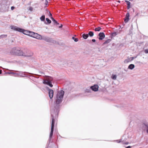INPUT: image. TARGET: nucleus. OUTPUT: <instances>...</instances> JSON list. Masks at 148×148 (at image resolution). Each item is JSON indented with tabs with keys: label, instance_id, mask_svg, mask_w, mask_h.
<instances>
[{
	"label": "nucleus",
	"instance_id": "nucleus-1",
	"mask_svg": "<svg viewBox=\"0 0 148 148\" xmlns=\"http://www.w3.org/2000/svg\"><path fill=\"white\" fill-rule=\"evenodd\" d=\"M64 91L61 90L58 91L57 94V99L56 101V105L55 107V109L51 110V114L52 119V121L51 125V132L50 133L49 140L51 138L53 133V129L54 124V115L55 114V115L57 114L59 111L60 104L62 101L64 94Z\"/></svg>",
	"mask_w": 148,
	"mask_h": 148
},
{
	"label": "nucleus",
	"instance_id": "nucleus-2",
	"mask_svg": "<svg viewBox=\"0 0 148 148\" xmlns=\"http://www.w3.org/2000/svg\"><path fill=\"white\" fill-rule=\"evenodd\" d=\"M10 53L11 54L13 55H18L19 56H23L27 57H30L32 56V53L31 55H26L23 53L22 51L20 48L14 47L12 49Z\"/></svg>",
	"mask_w": 148,
	"mask_h": 148
},
{
	"label": "nucleus",
	"instance_id": "nucleus-3",
	"mask_svg": "<svg viewBox=\"0 0 148 148\" xmlns=\"http://www.w3.org/2000/svg\"><path fill=\"white\" fill-rule=\"evenodd\" d=\"M11 29H14V30L19 32H22L25 34L28 35V32L26 30H24L23 29L14 26H11Z\"/></svg>",
	"mask_w": 148,
	"mask_h": 148
},
{
	"label": "nucleus",
	"instance_id": "nucleus-4",
	"mask_svg": "<svg viewBox=\"0 0 148 148\" xmlns=\"http://www.w3.org/2000/svg\"><path fill=\"white\" fill-rule=\"evenodd\" d=\"M52 81V80L51 79H48L44 80H43V83L44 84H47L51 87H52L53 86V85L51 84Z\"/></svg>",
	"mask_w": 148,
	"mask_h": 148
},
{
	"label": "nucleus",
	"instance_id": "nucleus-5",
	"mask_svg": "<svg viewBox=\"0 0 148 148\" xmlns=\"http://www.w3.org/2000/svg\"><path fill=\"white\" fill-rule=\"evenodd\" d=\"M140 128L143 131L146 130L147 132V130L148 129V124L147 123H143L141 125Z\"/></svg>",
	"mask_w": 148,
	"mask_h": 148
},
{
	"label": "nucleus",
	"instance_id": "nucleus-6",
	"mask_svg": "<svg viewBox=\"0 0 148 148\" xmlns=\"http://www.w3.org/2000/svg\"><path fill=\"white\" fill-rule=\"evenodd\" d=\"M127 138H126L124 136H123L121 139V143L123 144L127 145L129 143L126 141Z\"/></svg>",
	"mask_w": 148,
	"mask_h": 148
},
{
	"label": "nucleus",
	"instance_id": "nucleus-7",
	"mask_svg": "<svg viewBox=\"0 0 148 148\" xmlns=\"http://www.w3.org/2000/svg\"><path fill=\"white\" fill-rule=\"evenodd\" d=\"M98 88L99 86L97 85H95L90 87V88L94 91H97L98 90Z\"/></svg>",
	"mask_w": 148,
	"mask_h": 148
},
{
	"label": "nucleus",
	"instance_id": "nucleus-8",
	"mask_svg": "<svg viewBox=\"0 0 148 148\" xmlns=\"http://www.w3.org/2000/svg\"><path fill=\"white\" fill-rule=\"evenodd\" d=\"M99 40H102L105 37V35L103 32H100L99 34Z\"/></svg>",
	"mask_w": 148,
	"mask_h": 148
},
{
	"label": "nucleus",
	"instance_id": "nucleus-9",
	"mask_svg": "<svg viewBox=\"0 0 148 148\" xmlns=\"http://www.w3.org/2000/svg\"><path fill=\"white\" fill-rule=\"evenodd\" d=\"M33 37L36 38L38 39L41 40L42 39V37L40 35L35 33L34 34Z\"/></svg>",
	"mask_w": 148,
	"mask_h": 148
},
{
	"label": "nucleus",
	"instance_id": "nucleus-10",
	"mask_svg": "<svg viewBox=\"0 0 148 148\" xmlns=\"http://www.w3.org/2000/svg\"><path fill=\"white\" fill-rule=\"evenodd\" d=\"M49 94L50 98L51 99L53 97V90L51 89H49Z\"/></svg>",
	"mask_w": 148,
	"mask_h": 148
},
{
	"label": "nucleus",
	"instance_id": "nucleus-11",
	"mask_svg": "<svg viewBox=\"0 0 148 148\" xmlns=\"http://www.w3.org/2000/svg\"><path fill=\"white\" fill-rule=\"evenodd\" d=\"M2 10L3 11L5 12L8 11L9 8V7L5 5H2Z\"/></svg>",
	"mask_w": 148,
	"mask_h": 148
},
{
	"label": "nucleus",
	"instance_id": "nucleus-12",
	"mask_svg": "<svg viewBox=\"0 0 148 148\" xmlns=\"http://www.w3.org/2000/svg\"><path fill=\"white\" fill-rule=\"evenodd\" d=\"M129 16L130 14L129 12H128L126 14V16L124 19V21L125 23H127L129 20Z\"/></svg>",
	"mask_w": 148,
	"mask_h": 148
},
{
	"label": "nucleus",
	"instance_id": "nucleus-13",
	"mask_svg": "<svg viewBox=\"0 0 148 148\" xmlns=\"http://www.w3.org/2000/svg\"><path fill=\"white\" fill-rule=\"evenodd\" d=\"M47 42H50L51 40V39L48 37H43V38H42V39Z\"/></svg>",
	"mask_w": 148,
	"mask_h": 148
},
{
	"label": "nucleus",
	"instance_id": "nucleus-14",
	"mask_svg": "<svg viewBox=\"0 0 148 148\" xmlns=\"http://www.w3.org/2000/svg\"><path fill=\"white\" fill-rule=\"evenodd\" d=\"M135 67V66L134 64H131L128 66V69L131 70L133 69Z\"/></svg>",
	"mask_w": 148,
	"mask_h": 148
},
{
	"label": "nucleus",
	"instance_id": "nucleus-15",
	"mask_svg": "<svg viewBox=\"0 0 148 148\" xmlns=\"http://www.w3.org/2000/svg\"><path fill=\"white\" fill-rule=\"evenodd\" d=\"M119 33V32H114L113 33H112L111 34V35L112 37H114L116 35H117Z\"/></svg>",
	"mask_w": 148,
	"mask_h": 148
},
{
	"label": "nucleus",
	"instance_id": "nucleus-16",
	"mask_svg": "<svg viewBox=\"0 0 148 148\" xmlns=\"http://www.w3.org/2000/svg\"><path fill=\"white\" fill-rule=\"evenodd\" d=\"M82 37L85 39H86L88 37V34H83L82 36Z\"/></svg>",
	"mask_w": 148,
	"mask_h": 148
},
{
	"label": "nucleus",
	"instance_id": "nucleus-17",
	"mask_svg": "<svg viewBox=\"0 0 148 148\" xmlns=\"http://www.w3.org/2000/svg\"><path fill=\"white\" fill-rule=\"evenodd\" d=\"M35 33L33 32L29 31L28 32V35L29 36L33 37L34 34Z\"/></svg>",
	"mask_w": 148,
	"mask_h": 148
},
{
	"label": "nucleus",
	"instance_id": "nucleus-18",
	"mask_svg": "<svg viewBox=\"0 0 148 148\" xmlns=\"http://www.w3.org/2000/svg\"><path fill=\"white\" fill-rule=\"evenodd\" d=\"M88 34V36H89L90 37H92L94 35V33L92 32L89 31Z\"/></svg>",
	"mask_w": 148,
	"mask_h": 148
},
{
	"label": "nucleus",
	"instance_id": "nucleus-19",
	"mask_svg": "<svg viewBox=\"0 0 148 148\" xmlns=\"http://www.w3.org/2000/svg\"><path fill=\"white\" fill-rule=\"evenodd\" d=\"M51 19L54 23L56 24L57 25H58L59 24V23H58L57 22L55 19H54L52 17H51Z\"/></svg>",
	"mask_w": 148,
	"mask_h": 148
},
{
	"label": "nucleus",
	"instance_id": "nucleus-20",
	"mask_svg": "<svg viewBox=\"0 0 148 148\" xmlns=\"http://www.w3.org/2000/svg\"><path fill=\"white\" fill-rule=\"evenodd\" d=\"M111 41L110 39H108L106 40L103 43V44H106L109 43Z\"/></svg>",
	"mask_w": 148,
	"mask_h": 148
},
{
	"label": "nucleus",
	"instance_id": "nucleus-21",
	"mask_svg": "<svg viewBox=\"0 0 148 148\" xmlns=\"http://www.w3.org/2000/svg\"><path fill=\"white\" fill-rule=\"evenodd\" d=\"M41 21H44L45 20V16L44 15L42 16L40 18Z\"/></svg>",
	"mask_w": 148,
	"mask_h": 148
},
{
	"label": "nucleus",
	"instance_id": "nucleus-22",
	"mask_svg": "<svg viewBox=\"0 0 148 148\" xmlns=\"http://www.w3.org/2000/svg\"><path fill=\"white\" fill-rule=\"evenodd\" d=\"M116 75H112L111 76V78L114 80H115L116 78Z\"/></svg>",
	"mask_w": 148,
	"mask_h": 148
},
{
	"label": "nucleus",
	"instance_id": "nucleus-23",
	"mask_svg": "<svg viewBox=\"0 0 148 148\" xmlns=\"http://www.w3.org/2000/svg\"><path fill=\"white\" fill-rule=\"evenodd\" d=\"M101 29V28L100 27H98L96 28H95V31H99Z\"/></svg>",
	"mask_w": 148,
	"mask_h": 148
},
{
	"label": "nucleus",
	"instance_id": "nucleus-24",
	"mask_svg": "<svg viewBox=\"0 0 148 148\" xmlns=\"http://www.w3.org/2000/svg\"><path fill=\"white\" fill-rule=\"evenodd\" d=\"M72 39L74 40V41L75 42H77L78 41V39L77 38H75L74 37H72Z\"/></svg>",
	"mask_w": 148,
	"mask_h": 148
},
{
	"label": "nucleus",
	"instance_id": "nucleus-25",
	"mask_svg": "<svg viewBox=\"0 0 148 148\" xmlns=\"http://www.w3.org/2000/svg\"><path fill=\"white\" fill-rule=\"evenodd\" d=\"M130 59L129 58H127L126 59H125L124 61V62L125 63H128L130 61Z\"/></svg>",
	"mask_w": 148,
	"mask_h": 148
},
{
	"label": "nucleus",
	"instance_id": "nucleus-26",
	"mask_svg": "<svg viewBox=\"0 0 148 148\" xmlns=\"http://www.w3.org/2000/svg\"><path fill=\"white\" fill-rule=\"evenodd\" d=\"M7 35H2L0 36V38H3L5 37H6Z\"/></svg>",
	"mask_w": 148,
	"mask_h": 148
},
{
	"label": "nucleus",
	"instance_id": "nucleus-27",
	"mask_svg": "<svg viewBox=\"0 0 148 148\" xmlns=\"http://www.w3.org/2000/svg\"><path fill=\"white\" fill-rule=\"evenodd\" d=\"M46 20L48 24H50L51 23V21L49 18H47L46 19Z\"/></svg>",
	"mask_w": 148,
	"mask_h": 148
},
{
	"label": "nucleus",
	"instance_id": "nucleus-28",
	"mask_svg": "<svg viewBox=\"0 0 148 148\" xmlns=\"http://www.w3.org/2000/svg\"><path fill=\"white\" fill-rule=\"evenodd\" d=\"M17 75L20 76L21 77H24V76L23 75V74L22 73H16V74Z\"/></svg>",
	"mask_w": 148,
	"mask_h": 148
},
{
	"label": "nucleus",
	"instance_id": "nucleus-29",
	"mask_svg": "<svg viewBox=\"0 0 148 148\" xmlns=\"http://www.w3.org/2000/svg\"><path fill=\"white\" fill-rule=\"evenodd\" d=\"M91 88H89V89H87L86 90V92H91Z\"/></svg>",
	"mask_w": 148,
	"mask_h": 148
},
{
	"label": "nucleus",
	"instance_id": "nucleus-30",
	"mask_svg": "<svg viewBox=\"0 0 148 148\" xmlns=\"http://www.w3.org/2000/svg\"><path fill=\"white\" fill-rule=\"evenodd\" d=\"M136 58V57H131L130 58H129V59H130V61H131L133 60L134 58Z\"/></svg>",
	"mask_w": 148,
	"mask_h": 148
},
{
	"label": "nucleus",
	"instance_id": "nucleus-31",
	"mask_svg": "<svg viewBox=\"0 0 148 148\" xmlns=\"http://www.w3.org/2000/svg\"><path fill=\"white\" fill-rule=\"evenodd\" d=\"M125 1L126 2L127 5H129V4H130V2L128 1L125 0Z\"/></svg>",
	"mask_w": 148,
	"mask_h": 148
},
{
	"label": "nucleus",
	"instance_id": "nucleus-32",
	"mask_svg": "<svg viewBox=\"0 0 148 148\" xmlns=\"http://www.w3.org/2000/svg\"><path fill=\"white\" fill-rule=\"evenodd\" d=\"M47 11L49 13V17H52V14L50 13V12L49 11H48V10H47Z\"/></svg>",
	"mask_w": 148,
	"mask_h": 148
},
{
	"label": "nucleus",
	"instance_id": "nucleus-33",
	"mask_svg": "<svg viewBox=\"0 0 148 148\" xmlns=\"http://www.w3.org/2000/svg\"><path fill=\"white\" fill-rule=\"evenodd\" d=\"M116 141L117 143H120V142H121V139L119 140H117Z\"/></svg>",
	"mask_w": 148,
	"mask_h": 148
},
{
	"label": "nucleus",
	"instance_id": "nucleus-34",
	"mask_svg": "<svg viewBox=\"0 0 148 148\" xmlns=\"http://www.w3.org/2000/svg\"><path fill=\"white\" fill-rule=\"evenodd\" d=\"M39 74H40L42 75H45V74L43 72H41V71L39 72Z\"/></svg>",
	"mask_w": 148,
	"mask_h": 148
},
{
	"label": "nucleus",
	"instance_id": "nucleus-35",
	"mask_svg": "<svg viewBox=\"0 0 148 148\" xmlns=\"http://www.w3.org/2000/svg\"><path fill=\"white\" fill-rule=\"evenodd\" d=\"M145 52L146 53H148V49H146L145 50Z\"/></svg>",
	"mask_w": 148,
	"mask_h": 148
},
{
	"label": "nucleus",
	"instance_id": "nucleus-36",
	"mask_svg": "<svg viewBox=\"0 0 148 148\" xmlns=\"http://www.w3.org/2000/svg\"><path fill=\"white\" fill-rule=\"evenodd\" d=\"M33 8L32 7H29V10L31 11H32L33 10Z\"/></svg>",
	"mask_w": 148,
	"mask_h": 148
},
{
	"label": "nucleus",
	"instance_id": "nucleus-37",
	"mask_svg": "<svg viewBox=\"0 0 148 148\" xmlns=\"http://www.w3.org/2000/svg\"><path fill=\"white\" fill-rule=\"evenodd\" d=\"M127 5V9H129L130 8V4H129V5Z\"/></svg>",
	"mask_w": 148,
	"mask_h": 148
},
{
	"label": "nucleus",
	"instance_id": "nucleus-38",
	"mask_svg": "<svg viewBox=\"0 0 148 148\" xmlns=\"http://www.w3.org/2000/svg\"><path fill=\"white\" fill-rule=\"evenodd\" d=\"M8 73L9 74H16L15 73L12 72H8Z\"/></svg>",
	"mask_w": 148,
	"mask_h": 148
},
{
	"label": "nucleus",
	"instance_id": "nucleus-39",
	"mask_svg": "<svg viewBox=\"0 0 148 148\" xmlns=\"http://www.w3.org/2000/svg\"><path fill=\"white\" fill-rule=\"evenodd\" d=\"M14 6H12L11 7V10H13L14 9Z\"/></svg>",
	"mask_w": 148,
	"mask_h": 148
},
{
	"label": "nucleus",
	"instance_id": "nucleus-40",
	"mask_svg": "<svg viewBox=\"0 0 148 148\" xmlns=\"http://www.w3.org/2000/svg\"><path fill=\"white\" fill-rule=\"evenodd\" d=\"M92 40L93 42H95L96 41V40L95 39H92Z\"/></svg>",
	"mask_w": 148,
	"mask_h": 148
},
{
	"label": "nucleus",
	"instance_id": "nucleus-41",
	"mask_svg": "<svg viewBox=\"0 0 148 148\" xmlns=\"http://www.w3.org/2000/svg\"><path fill=\"white\" fill-rule=\"evenodd\" d=\"M62 25H61L59 27V28H61V27H62Z\"/></svg>",
	"mask_w": 148,
	"mask_h": 148
},
{
	"label": "nucleus",
	"instance_id": "nucleus-42",
	"mask_svg": "<svg viewBox=\"0 0 148 148\" xmlns=\"http://www.w3.org/2000/svg\"><path fill=\"white\" fill-rule=\"evenodd\" d=\"M2 73V71L1 70H0V74H1Z\"/></svg>",
	"mask_w": 148,
	"mask_h": 148
},
{
	"label": "nucleus",
	"instance_id": "nucleus-43",
	"mask_svg": "<svg viewBox=\"0 0 148 148\" xmlns=\"http://www.w3.org/2000/svg\"><path fill=\"white\" fill-rule=\"evenodd\" d=\"M147 133L148 134V129H147Z\"/></svg>",
	"mask_w": 148,
	"mask_h": 148
},
{
	"label": "nucleus",
	"instance_id": "nucleus-44",
	"mask_svg": "<svg viewBox=\"0 0 148 148\" xmlns=\"http://www.w3.org/2000/svg\"><path fill=\"white\" fill-rule=\"evenodd\" d=\"M118 2H119V3H120V1H118Z\"/></svg>",
	"mask_w": 148,
	"mask_h": 148
},
{
	"label": "nucleus",
	"instance_id": "nucleus-45",
	"mask_svg": "<svg viewBox=\"0 0 148 148\" xmlns=\"http://www.w3.org/2000/svg\"><path fill=\"white\" fill-rule=\"evenodd\" d=\"M125 71H126V70H125Z\"/></svg>",
	"mask_w": 148,
	"mask_h": 148
},
{
	"label": "nucleus",
	"instance_id": "nucleus-46",
	"mask_svg": "<svg viewBox=\"0 0 148 148\" xmlns=\"http://www.w3.org/2000/svg\"><path fill=\"white\" fill-rule=\"evenodd\" d=\"M129 1H131V0H129Z\"/></svg>",
	"mask_w": 148,
	"mask_h": 148
}]
</instances>
